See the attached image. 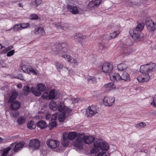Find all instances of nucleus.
Returning a JSON list of instances; mask_svg holds the SVG:
<instances>
[{
    "label": "nucleus",
    "mask_w": 156,
    "mask_h": 156,
    "mask_svg": "<svg viewBox=\"0 0 156 156\" xmlns=\"http://www.w3.org/2000/svg\"><path fill=\"white\" fill-rule=\"evenodd\" d=\"M13 48V47L12 46H9L8 48H7L8 51L11 50Z\"/></svg>",
    "instance_id": "63"
},
{
    "label": "nucleus",
    "mask_w": 156,
    "mask_h": 156,
    "mask_svg": "<svg viewBox=\"0 0 156 156\" xmlns=\"http://www.w3.org/2000/svg\"><path fill=\"white\" fill-rule=\"evenodd\" d=\"M98 109L96 106L92 105L86 109V115L87 116L91 117L98 113Z\"/></svg>",
    "instance_id": "7"
},
{
    "label": "nucleus",
    "mask_w": 156,
    "mask_h": 156,
    "mask_svg": "<svg viewBox=\"0 0 156 156\" xmlns=\"http://www.w3.org/2000/svg\"><path fill=\"white\" fill-rule=\"evenodd\" d=\"M8 51V50L7 48H5V49H3L2 50V53H6L7 51Z\"/></svg>",
    "instance_id": "62"
},
{
    "label": "nucleus",
    "mask_w": 156,
    "mask_h": 156,
    "mask_svg": "<svg viewBox=\"0 0 156 156\" xmlns=\"http://www.w3.org/2000/svg\"><path fill=\"white\" fill-rule=\"evenodd\" d=\"M42 0H35L32 2V4L36 7H37L42 3Z\"/></svg>",
    "instance_id": "41"
},
{
    "label": "nucleus",
    "mask_w": 156,
    "mask_h": 156,
    "mask_svg": "<svg viewBox=\"0 0 156 156\" xmlns=\"http://www.w3.org/2000/svg\"><path fill=\"white\" fill-rule=\"evenodd\" d=\"M119 31H115L110 34V36L111 38H114L116 37L119 33Z\"/></svg>",
    "instance_id": "45"
},
{
    "label": "nucleus",
    "mask_w": 156,
    "mask_h": 156,
    "mask_svg": "<svg viewBox=\"0 0 156 156\" xmlns=\"http://www.w3.org/2000/svg\"><path fill=\"white\" fill-rule=\"evenodd\" d=\"M147 66L146 64L142 65L140 68V72L142 73H149Z\"/></svg>",
    "instance_id": "32"
},
{
    "label": "nucleus",
    "mask_w": 156,
    "mask_h": 156,
    "mask_svg": "<svg viewBox=\"0 0 156 156\" xmlns=\"http://www.w3.org/2000/svg\"><path fill=\"white\" fill-rule=\"evenodd\" d=\"M51 117L50 115L49 114H46L45 116L46 120H48Z\"/></svg>",
    "instance_id": "60"
},
{
    "label": "nucleus",
    "mask_w": 156,
    "mask_h": 156,
    "mask_svg": "<svg viewBox=\"0 0 156 156\" xmlns=\"http://www.w3.org/2000/svg\"><path fill=\"white\" fill-rule=\"evenodd\" d=\"M21 68L23 71L25 73H31L33 74H37L36 71L30 66L23 65L21 66Z\"/></svg>",
    "instance_id": "14"
},
{
    "label": "nucleus",
    "mask_w": 156,
    "mask_h": 156,
    "mask_svg": "<svg viewBox=\"0 0 156 156\" xmlns=\"http://www.w3.org/2000/svg\"><path fill=\"white\" fill-rule=\"evenodd\" d=\"M121 49L122 53L126 55H129L131 52V49L126 45H122Z\"/></svg>",
    "instance_id": "23"
},
{
    "label": "nucleus",
    "mask_w": 156,
    "mask_h": 156,
    "mask_svg": "<svg viewBox=\"0 0 156 156\" xmlns=\"http://www.w3.org/2000/svg\"><path fill=\"white\" fill-rule=\"evenodd\" d=\"M25 144L23 141H21L17 143H15L11 144L7 148H2L0 150V156H8L7 154L12 147H14V151L15 152H18L23 148Z\"/></svg>",
    "instance_id": "2"
},
{
    "label": "nucleus",
    "mask_w": 156,
    "mask_h": 156,
    "mask_svg": "<svg viewBox=\"0 0 156 156\" xmlns=\"http://www.w3.org/2000/svg\"><path fill=\"white\" fill-rule=\"evenodd\" d=\"M11 104L10 108L12 110H17L18 109L21 105V103L17 101H12Z\"/></svg>",
    "instance_id": "21"
},
{
    "label": "nucleus",
    "mask_w": 156,
    "mask_h": 156,
    "mask_svg": "<svg viewBox=\"0 0 156 156\" xmlns=\"http://www.w3.org/2000/svg\"><path fill=\"white\" fill-rule=\"evenodd\" d=\"M27 127L30 129H32L35 128V125L32 121H30L27 123Z\"/></svg>",
    "instance_id": "37"
},
{
    "label": "nucleus",
    "mask_w": 156,
    "mask_h": 156,
    "mask_svg": "<svg viewBox=\"0 0 156 156\" xmlns=\"http://www.w3.org/2000/svg\"><path fill=\"white\" fill-rule=\"evenodd\" d=\"M96 78L93 76H89L87 78V81L89 83H94L96 82Z\"/></svg>",
    "instance_id": "40"
},
{
    "label": "nucleus",
    "mask_w": 156,
    "mask_h": 156,
    "mask_svg": "<svg viewBox=\"0 0 156 156\" xmlns=\"http://www.w3.org/2000/svg\"><path fill=\"white\" fill-rule=\"evenodd\" d=\"M96 156H107L106 152L102 151L98 153Z\"/></svg>",
    "instance_id": "55"
},
{
    "label": "nucleus",
    "mask_w": 156,
    "mask_h": 156,
    "mask_svg": "<svg viewBox=\"0 0 156 156\" xmlns=\"http://www.w3.org/2000/svg\"><path fill=\"white\" fill-rule=\"evenodd\" d=\"M59 92H55L54 90H51L49 92L48 98L50 99H56L59 97Z\"/></svg>",
    "instance_id": "20"
},
{
    "label": "nucleus",
    "mask_w": 156,
    "mask_h": 156,
    "mask_svg": "<svg viewBox=\"0 0 156 156\" xmlns=\"http://www.w3.org/2000/svg\"><path fill=\"white\" fill-rule=\"evenodd\" d=\"M12 95L10 97L9 100V103H12V101L16 99L18 95V93L15 90H13L12 91Z\"/></svg>",
    "instance_id": "25"
},
{
    "label": "nucleus",
    "mask_w": 156,
    "mask_h": 156,
    "mask_svg": "<svg viewBox=\"0 0 156 156\" xmlns=\"http://www.w3.org/2000/svg\"><path fill=\"white\" fill-rule=\"evenodd\" d=\"M25 119L23 117H20L17 119V122L18 124L22 125L25 122Z\"/></svg>",
    "instance_id": "39"
},
{
    "label": "nucleus",
    "mask_w": 156,
    "mask_h": 156,
    "mask_svg": "<svg viewBox=\"0 0 156 156\" xmlns=\"http://www.w3.org/2000/svg\"><path fill=\"white\" fill-rule=\"evenodd\" d=\"M30 19L31 20H37L38 19V16L35 14H31L30 16Z\"/></svg>",
    "instance_id": "52"
},
{
    "label": "nucleus",
    "mask_w": 156,
    "mask_h": 156,
    "mask_svg": "<svg viewBox=\"0 0 156 156\" xmlns=\"http://www.w3.org/2000/svg\"><path fill=\"white\" fill-rule=\"evenodd\" d=\"M48 92H44L41 97L43 99H47L48 98Z\"/></svg>",
    "instance_id": "48"
},
{
    "label": "nucleus",
    "mask_w": 156,
    "mask_h": 156,
    "mask_svg": "<svg viewBox=\"0 0 156 156\" xmlns=\"http://www.w3.org/2000/svg\"><path fill=\"white\" fill-rule=\"evenodd\" d=\"M98 50L100 51L105 50L106 48L105 44L103 42H100L98 44Z\"/></svg>",
    "instance_id": "34"
},
{
    "label": "nucleus",
    "mask_w": 156,
    "mask_h": 156,
    "mask_svg": "<svg viewBox=\"0 0 156 156\" xmlns=\"http://www.w3.org/2000/svg\"><path fill=\"white\" fill-rule=\"evenodd\" d=\"M94 147L91 150L92 154H95L99 151L100 149L102 151H108L109 147L108 144L105 141L100 140H96L94 143Z\"/></svg>",
    "instance_id": "3"
},
{
    "label": "nucleus",
    "mask_w": 156,
    "mask_h": 156,
    "mask_svg": "<svg viewBox=\"0 0 156 156\" xmlns=\"http://www.w3.org/2000/svg\"><path fill=\"white\" fill-rule=\"evenodd\" d=\"M146 126V124L144 122H141L137 124L136 126V128L141 129L144 128Z\"/></svg>",
    "instance_id": "42"
},
{
    "label": "nucleus",
    "mask_w": 156,
    "mask_h": 156,
    "mask_svg": "<svg viewBox=\"0 0 156 156\" xmlns=\"http://www.w3.org/2000/svg\"><path fill=\"white\" fill-rule=\"evenodd\" d=\"M30 91V88L28 86H26L24 87L23 93L25 95H27Z\"/></svg>",
    "instance_id": "43"
},
{
    "label": "nucleus",
    "mask_w": 156,
    "mask_h": 156,
    "mask_svg": "<svg viewBox=\"0 0 156 156\" xmlns=\"http://www.w3.org/2000/svg\"><path fill=\"white\" fill-rule=\"evenodd\" d=\"M137 79L140 82H147L150 79V76L147 73H142L137 78Z\"/></svg>",
    "instance_id": "16"
},
{
    "label": "nucleus",
    "mask_w": 156,
    "mask_h": 156,
    "mask_svg": "<svg viewBox=\"0 0 156 156\" xmlns=\"http://www.w3.org/2000/svg\"><path fill=\"white\" fill-rule=\"evenodd\" d=\"M36 34L39 35H44L45 34V32L43 28L38 27L37 30L35 32Z\"/></svg>",
    "instance_id": "33"
},
{
    "label": "nucleus",
    "mask_w": 156,
    "mask_h": 156,
    "mask_svg": "<svg viewBox=\"0 0 156 156\" xmlns=\"http://www.w3.org/2000/svg\"><path fill=\"white\" fill-rule=\"evenodd\" d=\"M113 69V66L112 65L108 62H105L102 65V70L105 73H110Z\"/></svg>",
    "instance_id": "10"
},
{
    "label": "nucleus",
    "mask_w": 156,
    "mask_h": 156,
    "mask_svg": "<svg viewBox=\"0 0 156 156\" xmlns=\"http://www.w3.org/2000/svg\"><path fill=\"white\" fill-rule=\"evenodd\" d=\"M66 46V44L65 43L59 44L56 47L55 45L53 46L52 48V52L54 54H57L59 51L66 52L67 50Z\"/></svg>",
    "instance_id": "6"
},
{
    "label": "nucleus",
    "mask_w": 156,
    "mask_h": 156,
    "mask_svg": "<svg viewBox=\"0 0 156 156\" xmlns=\"http://www.w3.org/2000/svg\"><path fill=\"white\" fill-rule=\"evenodd\" d=\"M38 90L34 87L31 88L32 93L37 96H39L41 94V92L44 91L46 89V86L44 83H39L37 85Z\"/></svg>",
    "instance_id": "5"
},
{
    "label": "nucleus",
    "mask_w": 156,
    "mask_h": 156,
    "mask_svg": "<svg viewBox=\"0 0 156 156\" xmlns=\"http://www.w3.org/2000/svg\"><path fill=\"white\" fill-rule=\"evenodd\" d=\"M71 100L73 103H77L78 102L79 99L77 98H72L71 99Z\"/></svg>",
    "instance_id": "56"
},
{
    "label": "nucleus",
    "mask_w": 156,
    "mask_h": 156,
    "mask_svg": "<svg viewBox=\"0 0 156 156\" xmlns=\"http://www.w3.org/2000/svg\"><path fill=\"white\" fill-rule=\"evenodd\" d=\"M40 146L39 141L37 139L31 140L29 143V146L30 148L33 150L38 149Z\"/></svg>",
    "instance_id": "9"
},
{
    "label": "nucleus",
    "mask_w": 156,
    "mask_h": 156,
    "mask_svg": "<svg viewBox=\"0 0 156 156\" xmlns=\"http://www.w3.org/2000/svg\"><path fill=\"white\" fill-rule=\"evenodd\" d=\"M86 37V36H83L80 34H76V35H74V38L80 41V42L82 44H83V41Z\"/></svg>",
    "instance_id": "26"
},
{
    "label": "nucleus",
    "mask_w": 156,
    "mask_h": 156,
    "mask_svg": "<svg viewBox=\"0 0 156 156\" xmlns=\"http://www.w3.org/2000/svg\"><path fill=\"white\" fill-rule=\"evenodd\" d=\"M121 80H123L125 81L130 80L129 75L126 72H123L120 75Z\"/></svg>",
    "instance_id": "24"
},
{
    "label": "nucleus",
    "mask_w": 156,
    "mask_h": 156,
    "mask_svg": "<svg viewBox=\"0 0 156 156\" xmlns=\"http://www.w3.org/2000/svg\"><path fill=\"white\" fill-rule=\"evenodd\" d=\"M146 65L147 66V68H148V69L149 73H150L152 72L156 66L155 64L154 63H150L149 64H147Z\"/></svg>",
    "instance_id": "36"
},
{
    "label": "nucleus",
    "mask_w": 156,
    "mask_h": 156,
    "mask_svg": "<svg viewBox=\"0 0 156 156\" xmlns=\"http://www.w3.org/2000/svg\"><path fill=\"white\" fill-rule=\"evenodd\" d=\"M77 2L76 0H69L67 3L66 7L68 10L71 12L73 14H76L79 13L80 11L81 12H83V11L82 9L77 6L76 3Z\"/></svg>",
    "instance_id": "4"
},
{
    "label": "nucleus",
    "mask_w": 156,
    "mask_h": 156,
    "mask_svg": "<svg viewBox=\"0 0 156 156\" xmlns=\"http://www.w3.org/2000/svg\"><path fill=\"white\" fill-rule=\"evenodd\" d=\"M61 56L67 60L68 62H70L72 60V57L70 56L67 54H62Z\"/></svg>",
    "instance_id": "38"
},
{
    "label": "nucleus",
    "mask_w": 156,
    "mask_h": 156,
    "mask_svg": "<svg viewBox=\"0 0 156 156\" xmlns=\"http://www.w3.org/2000/svg\"><path fill=\"white\" fill-rule=\"evenodd\" d=\"M146 24L149 31H154L156 28V25L151 20L146 21Z\"/></svg>",
    "instance_id": "18"
},
{
    "label": "nucleus",
    "mask_w": 156,
    "mask_h": 156,
    "mask_svg": "<svg viewBox=\"0 0 156 156\" xmlns=\"http://www.w3.org/2000/svg\"><path fill=\"white\" fill-rule=\"evenodd\" d=\"M58 114L56 113L53 114L51 117V121H55L56 120Z\"/></svg>",
    "instance_id": "53"
},
{
    "label": "nucleus",
    "mask_w": 156,
    "mask_h": 156,
    "mask_svg": "<svg viewBox=\"0 0 156 156\" xmlns=\"http://www.w3.org/2000/svg\"><path fill=\"white\" fill-rule=\"evenodd\" d=\"M144 26V24L138 23L135 29H131L129 31L130 35L135 41H140L143 39L144 35L141 32Z\"/></svg>",
    "instance_id": "1"
},
{
    "label": "nucleus",
    "mask_w": 156,
    "mask_h": 156,
    "mask_svg": "<svg viewBox=\"0 0 156 156\" xmlns=\"http://www.w3.org/2000/svg\"><path fill=\"white\" fill-rule=\"evenodd\" d=\"M36 125L38 127H40L41 129H44L47 126V124L43 120H40L37 123Z\"/></svg>",
    "instance_id": "30"
},
{
    "label": "nucleus",
    "mask_w": 156,
    "mask_h": 156,
    "mask_svg": "<svg viewBox=\"0 0 156 156\" xmlns=\"http://www.w3.org/2000/svg\"><path fill=\"white\" fill-rule=\"evenodd\" d=\"M83 137V140L85 143L89 144L92 143L95 140L94 138L92 136H84L81 135Z\"/></svg>",
    "instance_id": "17"
},
{
    "label": "nucleus",
    "mask_w": 156,
    "mask_h": 156,
    "mask_svg": "<svg viewBox=\"0 0 156 156\" xmlns=\"http://www.w3.org/2000/svg\"><path fill=\"white\" fill-rule=\"evenodd\" d=\"M57 104L54 101H51L49 103V107L50 109L54 111H56L57 110Z\"/></svg>",
    "instance_id": "29"
},
{
    "label": "nucleus",
    "mask_w": 156,
    "mask_h": 156,
    "mask_svg": "<svg viewBox=\"0 0 156 156\" xmlns=\"http://www.w3.org/2000/svg\"><path fill=\"white\" fill-rule=\"evenodd\" d=\"M77 133L76 132H71L68 134H66L67 136V138L70 140L74 139L76 136Z\"/></svg>",
    "instance_id": "35"
},
{
    "label": "nucleus",
    "mask_w": 156,
    "mask_h": 156,
    "mask_svg": "<svg viewBox=\"0 0 156 156\" xmlns=\"http://www.w3.org/2000/svg\"><path fill=\"white\" fill-rule=\"evenodd\" d=\"M69 26L67 24H64L61 25V29L63 30H69Z\"/></svg>",
    "instance_id": "47"
},
{
    "label": "nucleus",
    "mask_w": 156,
    "mask_h": 156,
    "mask_svg": "<svg viewBox=\"0 0 156 156\" xmlns=\"http://www.w3.org/2000/svg\"><path fill=\"white\" fill-rule=\"evenodd\" d=\"M48 146L51 148H55L58 146L59 143L58 141L53 140H48L46 142Z\"/></svg>",
    "instance_id": "15"
},
{
    "label": "nucleus",
    "mask_w": 156,
    "mask_h": 156,
    "mask_svg": "<svg viewBox=\"0 0 156 156\" xmlns=\"http://www.w3.org/2000/svg\"><path fill=\"white\" fill-rule=\"evenodd\" d=\"M49 126L51 128H52L57 126V123L55 121H52L49 123Z\"/></svg>",
    "instance_id": "50"
},
{
    "label": "nucleus",
    "mask_w": 156,
    "mask_h": 156,
    "mask_svg": "<svg viewBox=\"0 0 156 156\" xmlns=\"http://www.w3.org/2000/svg\"><path fill=\"white\" fill-rule=\"evenodd\" d=\"M15 53V51L13 50H12L9 51L7 54V56L8 57L11 56L12 55Z\"/></svg>",
    "instance_id": "54"
},
{
    "label": "nucleus",
    "mask_w": 156,
    "mask_h": 156,
    "mask_svg": "<svg viewBox=\"0 0 156 156\" xmlns=\"http://www.w3.org/2000/svg\"><path fill=\"white\" fill-rule=\"evenodd\" d=\"M71 112V109H68L67 110H65L64 111L59 115L58 117L59 121L60 122H63L65 118L68 117Z\"/></svg>",
    "instance_id": "11"
},
{
    "label": "nucleus",
    "mask_w": 156,
    "mask_h": 156,
    "mask_svg": "<svg viewBox=\"0 0 156 156\" xmlns=\"http://www.w3.org/2000/svg\"><path fill=\"white\" fill-rule=\"evenodd\" d=\"M12 116L14 118L17 117L19 115V113L18 111H14L11 113Z\"/></svg>",
    "instance_id": "49"
},
{
    "label": "nucleus",
    "mask_w": 156,
    "mask_h": 156,
    "mask_svg": "<svg viewBox=\"0 0 156 156\" xmlns=\"http://www.w3.org/2000/svg\"><path fill=\"white\" fill-rule=\"evenodd\" d=\"M115 98L112 97H105L103 100L104 105L106 106H110L114 103Z\"/></svg>",
    "instance_id": "8"
},
{
    "label": "nucleus",
    "mask_w": 156,
    "mask_h": 156,
    "mask_svg": "<svg viewBox=\"0 0 156 156\" xmlns=\"http://www.w3.org/2000/svg\"><path fill=\"white\" fill-rule=\"evenodd\" d=\"M72 62H73L75 64L77 65H78V64L77 60L75 58H74L73 59V61Z\"/></svg>",
    "instance_id": "59"
},
{
    "label": "nucleus",
    "mask_w": 156,
    "mask_h": 156,
    "mask_svg": "<svg viewBox=\"0 0 156 156\" xmlns=\"http://www.w3.org/2000/svg\"><path fill=\"white\" fill-rule=\"evenodd\" d=\"M69 140L67 138L66 134H63V140L61 142L62 145L64 147H66L69 145Z\"/></svg>",
    "instance_id": "27"
},
{
    "label": "nucleus",
    "mask_w": 156,
    "mask_h": 156,
    "mask_svg": "<svg viewBox=\"0 0 156 156\" xmlns=\"http://www.w3.org/2000/svg\"><path fill=\"white\" fill-rule=\"evenodd\" d=\"M18 5L20 7H22V4L21 3H19Z\"/></svg>",
    "instance_id": "64"
},
{
    "label": "nucleus",
    "mask_w": 156,
    "mask_h": 156,
    "mask_svg": "<svg viewBox=\"0 0 156 156\" xmlns=\"http://www.w3.org/2000/svg\"><path fill=\"white\" fill-rule=\"evenodd\" d=\"M55 27L58 29H61V27L62 24H55Z\"/></svg>",
    "instance_id": "58"
},
{
    "label": "nucleus",
    "mask_w": 156,
    "mask_h": 156,
    "mask_svg": "<svg viewBox=\"0 0 156 156\" xmlns=\"http://www.w3.org/2000/svg\"><path fill=\"white\" fill-rule=\"evenodd\" d=\"M55 66L58 69H62L63 67V65L62 63L56 62L55 63Z\"/></svg>",
    "instance_id": "46"
},
{
    "label": "nucleus",
    "mask_w": 156,
    "mask_h": 156,
    "mask_svg": "<svg viewBox=\"0 0 156 156\" xmlns=\"http://www.w3.org/2000/svg\"><path fill=\"white\" fill-rule=\"evenodd\" d=\"M151 105L155 107H156L154 100H153V101L151 103Z\"/></svg>",
    "instance_id": "61"
},
{
    "label": "nucleus",
    "mask_w": 156,
    "mask_h": 156,
    "mask_svg": "<svg viewBox=\"0 0 156 156\" xmlns=\"http://www.w3.org/2000/svg\"><path fill=\"white\" fill-rule=\"evenodd\" d=\"M57 110L60 112L64 111L65 110H66L68 109H70L67 108L66 106L64 104L63 102H59L57 104Z\"/></svg>",
    "instance_id": "22"
},
{
    "label": "nucleus",
    "mask_w": 156,
    "mask_h": 156,
    "mask_svg": "<svg viewBox=\"0 0 156 156\" xmlns=\"http://www.w3.org/2000/svg\"><path fill=\"white\" fill-rule=\"evenodd\" d=\"M17 78L20 80L23 79V76L21 74H19L17 76Z\"/></svg>",
    "instance_id": "57"
},
{
    "label": "nucleus",
    "mask_w": 156,
    "mask_h": 156,
    "mask_svg": "<svg viewBox=\"0 0 156 156\" xmlns=\"http://www.w3.org/2000/svg\"><path fill=\"white\" fill-rule=\"evenodd\" d=\"M20 25L22 30L27 28L30 25V24L29 23H23L20 24Z\"/></svg>",
    "instance_id": "51"
},
{
    "label": "nucleus",
    "mask_w": 156,
    "mask_h": 156,
    "mask_svg": "<svg viewBox=\"0 0 156 156\" xmlns=\"http://www.w3.org/2000/svg\"><path fill=\"white\" fill-rule=\"evenodd\" d=\"M13 28V30L15 31L22 30L20 24L15 25L14 26Z\"/></svg>",
    "instance_id": "44"
},
{
    "label": "nucleus",
    "mask_w": 156,
    "mask_h": 156,
    "mask_svg": "<svg viewBox=\"0 0 156 156\" xmlns=\"http://www.w3.org/2000/svg\"><path fill=\"white\" fill-rule=\"evenodd\" d=\"M127 67V65L124 63H121L117 66L118 69L121 71L126 69Z\"/></svg>",
    "instance_id": "31"
},
{
    "label": "nucleus",
    "mask_w": 156,
    "mask_h": 156,
    "mask_svg": "<svg viewBox=\"0 0 156 156\" xmlns=\"http://www.w3.org/2000/svg\"><path fill=\"white\" fill-rule=\"evenodd\" d=\"M110 79L113 81L119 82L121 81L120 75L117 73H112L109 75Z\"/></svg>",
    "instance_id": "19"
},
{
    "label": "nucleus",
    "mask_w": 156,
    "mask_h": 156,
    "mask_svg": "<svg viewBox=\"0 0 156 156\" xmlns=\"http://www.w3.org/2000/svg\"><path fill=\"white\" fill-rule=\"evenodd\" d=\"M101 2V0H92L88 4L89 9L92 10L99 5Z\"/></svg>",
    "instance_id": "13"
},
{
    "label": "nucleus",
    "mask_w": 156,
    "mask_h": 156,
    "mask_svg": "<svg viewBox=\"0 0 156 156\" xmlns=\"http://www.w3.org/2000/svg\"><path fill=\"white\" fill-rule=\"evenodd\" d=\"M73 144L74 146L78 149H82L83 144V137H81V136H78Z\"/></svg>",
    "instance_id": "12"
},
{
    "label": "nucleus",
    "mask_w": 156,
    "mask_h": 156,
    "mask_svg": "<svg viewBox=\"0 0 156 156\" xmlns=\"http://www.w3.org/2000/svg\"><path fill=\"white\" fill-rule=\"evenodd\" d=\"M104 87L106 90H109L115 88V86L113 83H110L105 84Z\"/></svg>",
    "instance_id": "28"
}]
</instances>
